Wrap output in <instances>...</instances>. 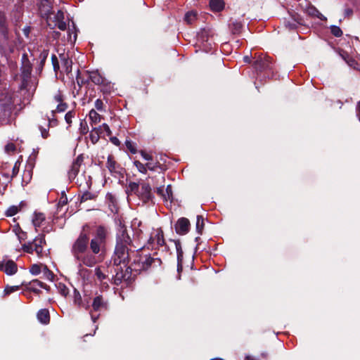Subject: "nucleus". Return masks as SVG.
<instances>
[{"label":"nucleus","mask_w":360,"mask_h":360,"mask_svg":"<svg viewBox=\"0 0 360 360\" xmlns=\"http://www.w3.org/2000/svg\"><path fill=\"white\" fill-rule=\"evenodd\" d=\"M107 230L103 226L96 229L94 237L89 240V235L82 231L74 241L71 253L79 265L89 267L95 266L103 259L105 251Z\"/></svg>","instance_id":"f257e3e1"},{"label":"nucleus","mask_w":360,"mask_h":360,"mask_svg":"<svg viewBox=\"0 0 360 360\" xmlns=\"http://www.w3.org/2000/svg\"><path fill=\"white\" fill-rule=\"evenodd\" d=\"M131 239L124 228H121L117 233V243L112 262L117 266L116 274L114 276V283L119 285L122 281H128L131 277V269L126 265L129 258V247Z\"/></svg>","instance_id":"f03ea898"},{"label":"nucleus","mask_w":360,"mask_h":360,"mask_svg":"<svg viewBox=\"0 0 360 360\" xmlns=\"http://www.w3.org/2000/svg\"><path fill=\"white\" fill-rule=\"evenodd\" d=\"M45 243L44 236L36 237L32 242H29L22 245V250L27 253H32L34 251L38 256L43 253V244Z\"/></svg>","instance_id":"7ed1b4c3"},{"label":"nucleus","mask_w":360,"mask_h":360,"mask_svg":"<svg viewBox=\"0 0 360 360\" xmlns=\"http://www.w3.org/2000/svg\"><path fill=\"white\" fill-rule=\"evenodd\" d=\"M32 72V65L29 61L27 55L24 53L22 56V67H21V75L22 88H25L27 85L28 79H30Z\"/></svg>","instance_id":"20e7f679"},{"label":"nucleus","mask_w":360,"mask_h":360,"mask_svg":"<svg viewBox=\"0 0 360 360\" xmlns=\"http://www.w3.org/2000/svg\"><path fill=\"white\" fill-rule=\"evenodd\" d=\"M51 103L56 104V108L52 110V113L63 112L68 108V104L64 102V96L60 91H58L53 96Z\"/></svg>","instance_id":"39448f33"},{"label":"nucleus","mask_w":360,"mask_h":360,"mask_svg":"<svg viewBox=\"0 0 360 360\" xmlns=\"http://www.w3.org/2000/svg\"><path fill=\"white\" fill-rule=\"evenodd\" d=\"M161 260L159 258H153L150 255L141 257L139 261V270H147L151 266H160Z\"/></svg>","instance_id":"423d86ee"},{"label":"nucleus","mask_w":360,"mask_h":360,"mask_svg":"<svg viewBox=\"0 0 360 360\" xmlns=\"http://www.w3.org/2000/svg\"><path fill=\"white\" fill-rule=\"evenodd\" d=\"M137 196L142 201L143 204L148 202L152 199L151 188L148 184L142 183L140 185V189L137 193Z\"/></svg>","instance_id":"0eeeda50"},{"label":"nucleus","mask_w":360,"mask_h":360,"mask_svg":"<svg viewBox=\"0 0 360 360\" xmlns=\"http://www.w3.org/2000/svg\"><path fill=\"white\" fill-rule=\"evenodd\" d=\"M83 161L84 158L82 155H78L73 161L71 167L68 171V176L70 180L74 179L77 176Z\"/></svg>","instance_id":"6e6552de"},{"label":"nucleus","mask_w":360,"mask_h":360,"mask_svg":"<svg viewBox=\"0 0 360 360\" xmlns=\"http://www.w3.org/2000/svg\"><path fill=\"white\" fill-rule=\"evenodd\" d=\"M190 229V222L188 219L182 217L179 219L176 225L175 230L178 234L185 235L186 234Z\"/></svg>","instance_id":"1a4fd4ad"},{"label":"nucleus","mask_w":360,"mask_h":360,"mask_svg":"<svg viewBox=\"0 0 360 360\" xmlns=\"http://www.w3.org/2000/svg\"><path fill=\"white\" fill-rule=\"evenodd\" d=\"M271 58L267 56H259L258 58L255 61V68L262 71L267 69H271Z\"/></svg>","instance_id":"9d476101"},{"label":"nucleus","mask_w":360,"mask_h":360,"mask_svg":"<svg viewBox=\"0 0 360 360\" xmlns=\"http://www.w3.org/2000/svg\"><path fill=\"white\" fill-rule=\"evenodd\" d=\"M8 30L6 25V17L0 13V41L4 43L8 39Z\"/></svg>","instance_id":"9b49d317"},{"label":"nucleus","mask_w":360,"mask_h":360,"mask_svg":"<svg viewBox=\"0 0 360 360\" xmlns=\"http://www.w3.org/2000/svg\"><path fill=\"white\" fill-rule=\"evenodd\" d=\"M106 167L112 174L116 175L121 173L122 168L114 160L112 155H110L108 157Z\"/></svg>","instance_id":"f8f14e48"},{"label":"nucleus","mask_w":360,"mask_h":360,"mask_svg":"<svg viewBox=\"0 0 360 360\" xmlns=\"http://www.w3.org/2000/svg\"><path fill=\"white\" fill-rule=\"evenodd\" d=\"M54 27H57L60 30H65L67 29V22L65 20V14L61 11H58L54 16Z\"/></svg>","instance_id":"ddd939ff"},{"label":"nucleus","mask_w":360,"mask_h":360,"mask_svg":"<svg viewBox=\"0 0 360 360\" xmlns=\"http://www.w3.org/2000/svg\"><path fill=\"white\" fill-rule=\"evenodd\" d=\"M20 285L26 286L29 290L35 293L40 292V290L38 289V287L46 289V285L39 280H33L28 283L22 282Z\"/></svg>","instance_id":"4468645a"},{"label":"nucleus","mask_w":360,"mask_h":360,"mask_svg":"<svg viewBox=\"0 0 360 360\" xmlns=\"http://www.w3.org/2000/svg\"><path fill=\"white\" fill-rule=\"evenodd\" d=\"M91 307L94 311H99L107 308L108 302L101 295H98L94 298Z\"/></svg>","instance_id":"2eb2a0df"},{"label":"nucleus","mask_w":360,"mask_h":360,"mask_svg":"<svg viewBox=\"0 0 360 360\" xmlns=\"http://www.w3.org/2000/svg\"><path fill=\"white\" fill-rule=\"evenodd\" d=\"M2 261L4 264V271L8 275H13L17 272L18 267L16 264L10 259H4Z\"/></svg>","instance_id":"dca6fc26"},{"label":"nucleus","mask_w":360,"mask_h":360,"mask_svg":"<svg viewBox=\"0 0 360 360\" xmlns=\"http://www.w3.org/2000/svg\"><path fill=\"white\" fill-rule=\"evenodd\" d=\"M340 56L348 64L349 66L354 69H359V65L357 62L349 57V56L345 51L340 50L338 51Z\"/></svg>","instance_id":"f3484780"},{"label":"nucleus","mask_w":360,"mask_h":360,"mask_svg":"<svg viewBox=\"0 0 360 360\" xmlns=\"http://www.w3.org/2000/svg\"><path fill=\"white\" fill-rule=\"evenodd\" d=\"M154 240H156L158 245L163 246L165 245V239L163 232L160 229H158L155 231V236H150L149 241L150 243H153Z\"/></svg>","instance_id":"a211bd4d"},{"label":"nucleus","mask_w":360,"mask_h":360,"mask_svg":"<svg viewBox=\"0 0 360 360\" xmlns=\"http://www.w3.org/2000/svg\"><path fill=\"white\" fill-rule=\"evenodd\" d=\"M175 247L176 250L177 255V271L179 273L182 271V260H183V250L181 248V245L179 241H175Z\"/></svg>","instance_id":"6ab92c4d"},{"label":"nucleus","mask_w":360,"mask_h":360,"mask_svg":"<svg viewBox=\"0 0 360 360\" xmlns=\"http://www.w3.org/2000/svg\"><path fill=\"white\" fill-rule=\"evenodd\" d=\"M59 58L62 63V65L65 68V72L67 73L70 72L72 71V60L64 53H59Z\"/></svg>","instance_id":"aec40b11"},{"label":"nucleus","mask_w":360,"mask_h":360,"mask_svg":"<svg viewBox=\"0 0 360 360\" xmlns=\"http://www.w3.org/2000/svg\"><path fill=\"white\" fill-rule=\"evenodd\" d=\"M51 10V3L49 0H41L39 4V11L41 15L48 17Z\"/></svg>","instance_id":"412c9836"},{"label":"nucleus","mask_w":360,"mask_h":360,"mask_svg":"<svg viewBox=\"0 0 360 360\" xmlns=\"http://www.w3.org/2000/svg\"><path fill=\"white\" fill-rule=\"evenodd\" d=\"M37 319L41 323L44 324L49 323L50 316L49 311L46 309L39 310L37 313Z\"/></svg>","instance_id":"4be33fe9"},{"label":"nucleus","mask_w":360,"mask_h":360,"mask_svg":"<svg viewBox=\"0 0 360 360\" xmlns=\"http://www.w3.org/2000/svg\"><path fill=\"white\" fill-rule=\"evenodd\" d=\"M302 20L300 16L295 15L292 16V22L288 21L285 22V27L289 30H294L297 27V25H301Z\"/></svg>","instance_id":"5701e85b"},{"label":"nucleus","mask_w":360,"mask_h":360,"mask_svg":"<svg viewBox=\"0 0 360 360\" xmlns=\"http://www.w3.org/2000/svg\"><path fill=\"white\" fill-rule=\"evenodd\" d=\"M89 79L93 83L97 85L102 84L105 81L104 78L98 72H91Z\"/></svg>","instance_id":"b1692460"},{"label":"nucleus","mask_w":360,"mask_h":360,"mask_svg":"<svg viewBox=\"0 0 360 360\" xmlns=\"http://www.w3.org/2000/svg\"><path fill=\"white\" fill-rule=\"evenodd\" d=\"M210 6L214 11H220L224 8V3L223 0H210Z\"/></svg>","instance_id":"393cba45"},{"label":"nucleus","mask_w":360,"mask_h":360,"mask_svg":"<svg viewBox=\"0 0 360 360\" xmlns=\"http://www.w3.org/2000/svg\"><path fill=\"white\" fill-rule=\"evenodd\" d=\"M45 220V216L43 213L35 212L32 219L33 225L37 228L39 227L41 223Z\"/></svg>","instance_id":"a878e982"},{"label":"nucleus","mask_w":360,"mask_h":360,"mask_svg":"<svg viewBox=\"0 0 360 360\" xmlns=\"http://www.w3.org/2000/svg\"><path fill=\"white\" fill-rule=\"evenodd\" d=\"M198 41L205 49L212 46V43L208 42V38L205 32H202L198 35Z\"/></svg>","instance_id":"bb28decb"},{"label":"nucleus","mask_w":360,"mask_h":360,"mask_svg":"<svg viewBox=\"0 0 360 360\" xmlns=\"http://www.w3.org/2000/svg\"><path fill=\"white\" fill-rule=\"evenodd\" d=\"M242 27V24L236 20L231 21L229 24V29L233 34L240 33Z\"/></svg>","instance_id":"cd10ccee"},{"label":"nucleus","mask_w":360,"mask_h":360,"mask_svg":"<svg viewBox=\"0 0 360 360\" xmlns=\"http://www.w3.org/2000/svg\"><path fill=\"white\" fill-rule=\"evenodd\" d=\"M89 116L91 120V124H96L101 120V116L94 109L90 110Z\"/></svg>","instance_id":"c85d7f7f"},{"label":"nucleus","mask_w":360,"mask_h":360,"mask_svg":"<svg viewBox=\"0 0 360 360\" xmlns=\"http://www.w3.org/2000/svg\"><path fill=\"white\" fill-rule=\"evenodd\" d=\"M196 18H197L196 12L189 11V12L186 13V14L185 15L184 19H185V21L188 24H191L196 20Z\"/></svg>","instance_id":"c756f323"},{"label":"nucleus","mask_w":360,"mask_h":360,"mask_svg":"<svg viewBox=\"0 0 360 360\" xmlns=\"http://www.w3.org/2000/svg\"><path fill=\"white\" fill-rule=\"evenodd\" d=\"M42 274L44 276V278L49 280V281H53L54 275L52 271H51L46 266H42Z\"/></svg>","instance_id":"7c9ffc66"},{"label":"nucleus","mask_w":360,"mask_h":360,"mask_svg":"<svg viewBox=\"0 0 360 360\" xmlns=\"http://www.w3.org/2000/svg\"><path fill=\"white\" fill-rule=\"evenodd\" d=\"M75 303L78 306L84 307L86 309H89L90 308V306L88 302L86 304H84L82 302L81 295L79 293L76 294L75 296Z\"/></svg>","instance_id":"2f4dec72"},{"label":"nucleus","mask_w":360,"mask_h":360,"mask_svg":"<svg viewBox=\"0 0 360 360\" xmlns=\"http://www.w3.org/2000/svg\"><path fill=\"white\" fill-rule=\"evenodd\" d=\"M20 211V208L18 206L12 205L8 208L6 212V214L8 217H12Z\"/></svg>","instance_id":"473e14b6"},{"label":"nucleus","mask_w":360,"mask_h":360,"mask_svg":"<svg viewBox=\"0 0 360 360\" xmlns=\"http://www.w3.org/2000/svg\"><path fill=\"white\" fill-rule=\"evenodd\" d=\"M42 266L39 264H32L30 267V271L33 275H38L40 272H42Z\"/></svg>","instance_id":"72a5a7b5"},{"label":"nucleus","mask_w":360,"mask_h":360,"mask_svg":"<svg viewBox=\"0 0 360 360\" xmlns=\"http://www.w3.org/2000/svg\"><path fill=\"white\" fill-rule=\"evenodd\" d=\"M134 165L136 166L139 172L146 174L147 168L146 165L142 164L141 162L138 160L134 161Z\"/></svg>","instance_id":"f704fd0d"},{"label":"nucleus","mask_w":360,"mask_h":360,"mask_svg":"<svg viewBox=\"0 0 360 360\" xmlns=\"http://www.w3.org/2000/svg\"><path fill=\"white\" fill-rule=\"evenodd\" d=\"M204 226L203 218L201 216L197 217L196 220V229L198 232L200 233Z\"/></svg>","instance_id":"c9c22d12"},{"label":"nucleus","mask_w":360,"mask_h":360,"mask_svg":"<svg viewBox=\"0 0 360 360\" xmlns=\"http://www.w3.org/2000/svg\"><path fill=\"white\" fill-rule=\"evenodd\" d=\"M4 150L6 153L10 154L14 153L16 150V148L14 143H8L5 146Z\"/></svg>","instance_id":"e433bc0d"},{"label":"nucleus","mask_w":360,"mask_h":360,"mask_svg":"<svg viewBox=\"0 0 360 360\" xmlns=\"http://www.w3.org/2000/svg\"><path fill=\"white\" fill-rule=\"evenodd\" d=\"M330 31H331V33L334 36L338 37L342 36V31L338 26H335V25L331 26Z\"/></svg>","instance_id":"4c0bfd02"},{"label":"nucleus","mask_w":360,"mask_h":360,"mask_svg":"<svg viewBox=\"0 0 360 360\" xmlns=\"http://www.w3.org/2000/svg\"><path fill=\"white\" fill-rule=\"evenodd\" d=\"M51 62H52V65H53L54 71L56 72H57L60 68V66H59V62H58V58L56 57V55H52Z\"/></svg>","instance_id":"58836bf2"},{"label":"nucleus","mask_w":360,"mask_h":360,"mask_svg":"<svg viewBox=\"0 0 360 360\" xmlns=\"http://www.w3.org/2000/svg\"><path fill=\"white\" fill-rule=\"evenodd\" d=\"M75 112L72 110L68 111L65 115V120L66 122L70 125L72 123V118L75 117Z\"/></svg>","instance_id":"ea45409f"},{"label":"nucleus","mask_w":360,"mask_h":360,"mask_svg":"<svg viewBox=\"0 0 360 360\" xmlns=\"http://www.w3.org/2000/svg\"><path fill=\"white\" fill-rule=\"evenodd\" d=\"M11 103L10 98L8 99L6 101H3L0 100V113L4 112L6 110L7 108Z\"/></svg>","instance_id":"a19ab883"},{"label":"nucleus","mask_w":360,"mask_h":360,"mask_svg":"<svg viewBox=\"0 0 360 360\" xmlns=\"http://www.w3.org/2000/svg\"><path fill=\"white\" fill-rule=\"evenodd\" d=\"M48 55H49V51L48 50H44L41 53H40V56H39V58H40V65L41 66L44 65L47 57H48Z\"/></svg>","instance_id":"79ce46f5"},{"label":"nucleus","mask_w":360,"mask_h":360,"mask_svg":"<svg viewBox=\"0 0 360 360\" xmlns=\"http://www.w3.org/2000/svg\"><path fill=\"white\" fill-rule=\"evenodd\" d=\"M164 199L165 200H170L172 195V186L170 185L167 186L166 188V194H162Z\"/></svg>","instance_id":"37998d69"},{"label":"nucleus","mask_w":360,"mask_h":360,"mask_svg":"<svg viewBox=\"0 0 360 360\" xmlns=\"http://www.w3.org/2000/svg\"><path fill=\"white\" fill-rule=\"evenodd\" d=\"M20 288V285L6 286L4 292L6 294H10L18 290Z\"/></svg>","instance_id":"c03bdc74"},{"label":"nucleus","mask_w":360,"mask_h":360,"mask_svg":"<svg viewBox=\"0 0 360 360\" xmlns=\"http://www.w3.org/2000/svg\"><path fill=\"white\" fill-rule=\"evenodd\" d=\"M95 274L100 281H103L105 278L100 267L95 269Z\"/></svg>","instance_id":"a18cd8bd"},{"label":"nucleus","mask_w":360,"mask_h":360,"mask_svg":"<svg viewBox=\"0 0 360 360\" xmlns=\"http://www.w3.org/2000/svg\"><path fill=\"white\" fill-rule=\"evenodd\" d=\"M125 144L127 148L130 150L131 153L135 154L136 153V149L134 146L133 143H131L129 141H127Z\"/></svg>","instance_id":"49530a36"},{"label":"nucleus","mask_w":360,"mask_h":360,"mask_svg":"<svg viewBox=\"0 0 360 360\" xmlns=\"http://www.w3.org/2000/svg\"><path fill=\"white\" fill-rule=\"evenodd\" d=\"M19 166H20V164L18 162H16L15 163V165H13V169H12V174L11 176V179L18 174V173L19 172Z\"/></svg>","instance_id":"de8ad7c7"},{"label":"nucleus","mask_w":360,"mask_h":360,"mask_svg":"<svg viewBox=\"0 0 360 360\" xmlns=\"http://www.w3.org/2000/svg\"><path fill=\"white\" fill-rule=\"evenodd\" d=\"M99 137L98 134H96L94 130H91L90 132V139L92 141V143H96L98 140Z\"/></svg>","instance_id":"09e8293b"},{"label":"nucleus","mask_w":360,"mask_h":360,"mask_svg":"<svg viewBox=\"0 0 360 360\" xmlns=\"http://www.w3.org/2000/svg\"><path fill=\"white\" fill-rule=\"evenodd\" d=\"M129 187L131 190V191H134L136 193H138L139 190L140 189V186L134 182L130 183L129 185Z\"/></svg>","instance_id":"8fccbe9b"},{"label":"nucleus","mask_w":360,"mask_h":360,"mask_svg":"<svg viewBox=\"0 0 360 360\" xmlns=\"http://www.w3.org/2000/svg\"><path fill=\"white\" fill-rule=\"evenodd\" d=\"M95 108L98 110L102 111L103 110V102L101 99H97L95 101Z\"/></svg>","instance_id":"3c124183"},{"label":"nucleus","mask_w":360,"mask_h":360,"mask_svg":"<svg viewBox=\"0 0 360 360\" xmlns=\"http://www.w3.org/2000/svg\"><path fill=\"white\" fill-rule=\"evenodd\" d=\"M88 126L86 122L83 123L82 122L80 124V131L82 134H86L88 132Z\"/></svg>","instance_id":"603ef678"},{"label":"nucleus","mask_w":360,"mask_h":360,"mask_svg":"<svg viewBox=\"0 0 360 360\" xmlns=\"http://www.w3.org/2000/svg\"><path fill=\"white\" fill-rule=\"evenodd\" d=\"M92 198H93V195L91 193L86 192L82 195L81 200L82 202H84V201H86V200L92 199Z\"/></svg>","instance_id":"864d4df0"},{"label":"nucleus","mask_w":360,"mask_h":360,"mask_svg":"<svg viewBox=\"0 0 360 360\" xmlns=\"http://www.w3.org/2000/svg\"><path fill=\"white\" fill-rule=\"evenodd\" d=\"M146 168L151 170V171H154L155 170V169L158 167V163L157 162H148L146 165Z\"/></svg>","instance_id":"5fc2aeb1"},{"label":"nucleus","mask_w":360,"mask_h":360,"mask_svg":"<svg viewBox=\"0 0 360 360\" xmlns=\"http://www.w3.org/2000/svg\"><path fill=\"white\" fill-rule=\"evenodd\" d=\"M140 154L141 155V156L146 160H152L153 158L150 155L146 153L145 151L143 150H141L140 151Z\"/></svg>","instance_id":"6e6d98bb"},{"label":"nucleus","mask_w":360,"mask_h":360,"mask_svg":"<svg viewBox=\"0 0 360 360\" xmlns=\"http://www.w3.org/2000/svg\"><path fill=\"white\" fill-rule=\"evenodd\" d=\"M39 129L41 131V136L44 139H46L49 136V131L47 129L43 128L42 127H39Z\"/></svg>","instance_id":"4d7b16f0"},{"label":"nucleus","mask_w":360,"mask_h":360,"mask_svg":"<svg viewBox=\"0 0 360 360\" xmlns=\"http://www.w3.org/2000/svg\"><path fill=\"white\" fill-rule=\"evenodd\" d=\"M102 127H103V131H105L106 132L107 136H110L112 132L110 129L109 126L107 124H103L102 125Z\"/></svg>","instance_id":"13d9d810"},{"label":"nucleus","mask_w":360,"mask_h":360,"mask_svg":"<svg viewBox=\"0 0 360 360\" xmlns=\"http://www.w3.org/2000/svg\"><path fill=\"white\" fill-rule=\"evenodd\" d=\"M92 130H94V131H95L96 134H98V136H100V135L103 133V127L101 125L99 126L98 127L94 128Z\"/></svg>","instance_id":"bf43d9fd"},{"label":"nucleus","mask_w":360,"mask_h":360,"mask_svg":"<svg viewBox=\"0 0 360 360\" xmlns=\"http://www.w3.org/2000/svg\"><path fill=\"white\" fill-rule=\"evenodd\" d=\"M353 11L351 8H346L345 10V15L347 17H349L352 15Z\"/></svg>","instance_id":"052dcab7"},{"label":"nucleus","mask_w":360,"mask_h":360,"mask_svg":"<svg viewBox=\"0 0 360 360\" xmlns=\"http://www.w3.org/2000/svg\"><path fill=\"white\" fill-rule=\"evenodd\" d=\"M61 294L64 296H65L68 293V289L65 286L63 285L62 288L60 289Z\"/></svg>","instance_id":"680f3d73"},{"label":"nucleus","mask_w":360,"mask_h":360,"mask_svg":"<svg viewBox=\"0 0 360 360\" xmlns=\"http://www.w3.org/2000/svg\"><path fill=\"white\" fill-rule=\"evenodd\" d=\"M89 314H90V315H91V319H92L93 322H94V323H95V322L96 321V320L98 319V316H98H98H94V315L92 314V311H89Z\"/></svg>","instance_id":"e2e57ef3"},{"label":"nucleus","mask_w":360,"mask_h":360,"mask_svg":"<svg viewBox=\"0 0 360 360\" xmlns=\"http://www.w3.org/2000/svg\"><path fill=\"white\" fill-rule=\"evenodd\" d=\"M67 201H68V199L66 197L65 198H61L59 201V204H60L62 205H65L67 203Z\"/></svg>","instance_id":"0e129e2a"},{"label":"nucleus","mask_w":360,"mask_h":360,"mask_svg":"<svg viewBox=\"0 0 360 360\" xmlns=\"http://www.w3.org/2000/svg\"><path fill=\"white\" fill-rule=\"evenodd\" d=\"M111 141L115 144V145H118L119 144V140L116 138V137H113L111 139Z\"/></svg>","instance_id":"69168bd1"},{"label":"nucleus","mask_w":360,"mask_h":360,"mask_svg":"<svg viewBox=\"0 0 360 360\" xmlns=\"http://www.w3.org/2000/svg\"><path fill=\"white\" fill-rule=\"evenodd\" d=\"M49 124H51V125H56L57 124L56 120H54V119L51 120L50 118H49Z\"/></svg>","instance_id":"338daca9"},{"label":"nucleus","mask_w":360,"mask_h":360,"mask_svg":"<svg viewBox=\"0 0 360 360\" xmlns=\"http://www.w3.org/2000/svg\"><path fill=\"white\" fill-rule=\"evenodd\" d=\"M246 360H258L256 357L252 356H247L245 358Z\"/></svg>","instance_id":"774afa93"}]
</instances>
